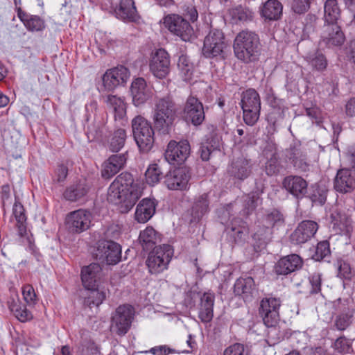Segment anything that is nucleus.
<instances>
[{"label": "nucleus", "instance_id": "obj_32", "mask_svg": "<svg viewBox=\"0 0 355 355\" xmlns=\"http://www.w3.org/2000/svg\"><path fill=\"white\" fill-rule=\"evenodd\" d=\"M254 292V282L252 277L239 278L235 282L234 293L236 295L241 297L245 301L250 300Z\"/></svg>", "mask_w": 355, "mask_h": 355}, {"label": "nucleus", "instance_id": "obj_47", "mask_svg": "<svg viewBox=\"0 0 355 355\" xmlns=\"http://www.w3.org/2000/svg\"><path fill=\"white\" fill-rule=\"evenodd\" d=\"M145 176L146 182L150 185H154L162 179L163 173L158 164H153L147 168Z\"/></svg>", "mask_w": 355, "mask_h": 355}, {"label": "nucleus", "instance_id": "obj_48", "mask_svg": "<svg viewBox=\"0 0 355 355\" xmlns=\"http://www.w3.org/2000/svg\"><path fill=\"white\" fill-rule=\"evenodd\" d=\"M178 67L184 80H189L191 78L193 66L185 55H181L179 58Z\"/></svg>", "mask_w": 355, "mask_h": 355}, {"label": "nucleus", "instance_id": "obj_28", "mask_svg": "<svg viewBox=\"0 0 355 355\" xmlns=\"http://www.w3.org/2000/svg\"><path fill=\"white\" fill-rule=\"evenodd\" d=\"M331 224L336 232L349 233L352 231V220L345 210L336 209L331 214Z\"/></svg>", "mask_w": 355, "mask_h": 355}, {"label": "nucleus", "instance_id": "obj_36", "mask_svg": "<svg viewBox=\"0 0 355 355\" xmlns=\"http://www.w3.org/2000/svg\"><path fill=\"white\" fill-rule=\"evenodd\" d=\"M304 59L312 69L317 71H324L328 65L326 56L320 51L308 53Z\"/></svg>", "mask_w": 355, "mask_h": 355}, {"label": "nucleus", "instance_id": "obj_54", "mask_svg": "<svg viewBox=\"0 0 355 355\" xmlns=\"http://www.w3.org/2000/svg\"><path fill=\"white\" fill-rule=\"evenodd\" d=\"M29 31H41L44 27L43 20L38 16L31 15L28 21H26L25 26Z\"/></svg>", "mask_w": 355, "mask_h": 355}, {"label": "nucleus", "instance_id": "obj_1", "mask_svg": "<svg viewBox=\"0 0 355 355\" xmlns=\"http://www.w3.org/2000/svg\"><path fill=\"white\" fill-rule=\"evenodd\" d=\"M143 184L129 173L118 175L108 189L107 200L119 205L121 212L129 211L141 197Z\"/></svg>", "mask_w": 355, "mask_h": 355}, {"label": "nucleus", "instance_id": "obj_58", "mask_svg": "<svg viewBox=\"0 0 355 355\" xmlns=\"http://www.w3.org/2000/svg\"><path fill=\"white\" fill-rule=\"evenodd\" d=\"M310 7V0H293L292 9L295 13L302 14L306 12Z\"/></svg>", "mask_w": 355, "mask_h": 355}, {"label": "nucleus", "instance_id": "obj_46", "mask_svg": "<svg viewBox=\"0 0 355 355\" xmlns=\"http://www.w3.org/2000/svg\"><path fill=\"white\" fill-rule=\"evenodd\" d=\"M126 139V132L123 129L116 130L112 136L110 142L109 148L113 152L119 151L124 146Z\"/></svg>", "mask_w": 355, "mask_h": 355}, {"label": "nucleus", "instance_id": "obj_64", "mask_svg": "<svg viewBox=\"0 0 355 355\" xmlns=\"http://www.w3.org/2000/svg\"><path fill=\"white\" fill-rule=\"evenodd\" d=\"M184 15L186 17L189 18L191 21H196L198 18L197 7L192 5L187 6L184 10Z\"/></svg>", "mask_w": 355, "mask_h": 355}, {"label": "nucleus", "instance_id": "obj_27", "mask_svg": "<svg viewBox=\"0 0 355 355\" xmlns=\"http://www.w3.org/2000/svg\"><path fill=\"white\" fill-rule=\"evenodd\" d=\"M283 184L286 191L297 198H303L307 193L308 184L300 176H288L284 178Z\"/></svg>", "mask_w": 355, "mask_h": 355}, {"label": "nucleus", "instance_id": "obj_53", "mask_svg": "<svg viewBox=\"0 0 355 355\" xmlns=\"http://www.w3.org/2000/svg\"><path fill=\"white\" fill-rule=\"evenodd\" d=\"M330 254L329 244L327 241L318 243L314 257L316 260L323 259Z\"/></svg>", "mask_w": 355, "mask_h": 355}, {"label": "nucleus", "instance_id": "obj_52", "mask_svg": "<svg viewBox=\"0 0 355 355\" xmlns=\"http://www.w3.org/2000/svg\"><path fill=\"white\" fill-rule=\"evenodd\" d=\"M334 348L339 353H348L352 349V340L341 336L335 341Z\"/></svg>", "mask_w": 355, "mask_h": 355}, {"label": "nucleus", "instance_id": "obj_38", "mask_svg": "<svg viewBox=\"0 0 355 355\" xmlns=\"http://www.w3.org/2000/svg\"><path fill=\"white\" fill-rule=\"evenodd\" d=\"M139 241L143 249L148 250L160 241V236L152 227H148L140 232Z\"/></svg>", "mask_w": 355, "mask_h": 355}, {"label": "nucleus", "instance_id": "obj_13", "mask_svg": "<svg viewBox=\"0 0 355 355\" xmlns=\"http://www.w3.org/2000/svg\"><path fill=\"white\" fill-rule=\"evenodd\" d=\"M279 307L280 301L277 298H264L261 301L259 314L266 327H275L278 323Z\"/></svg>", "mask_w": 355, "mask_h": 355}, {"label": "nucleus", "instance_id": "obj_50", "mask_svg": "<svg viewBox=\"0 0 355 355\" xmlns=\"http://www.w3.org/2000/svg\"><path fill=\"white\" fill-rule=\"evenodd\" d=\"M352 324V315L343 313L336 317L334 327L339 331L345 330Z\"/></svg>", "mask_w": 355, "mask_h": 355}, {"label": "nucleus", "instance_id": "obj_20", "mask_svg": "<svg viewBox=\"0 0 355 355\" xmlns=\"http://www.w3.org/2000/svg\"><path fill=\"white\" fill-rule=\"evenodd\" d=\"M345 41V36L340 27L336 24L327 26L321 35V42L328 48L341 46Z\"/></svg>", "mask_w": 355, "mask_h": 355}, {"label": "nucleus", "instance_id": "obj_11", "mask_svg": "<svg viewBox=\"0 0 355 355\" xmlns=\"http://www.w3.org/2000/svg\"><path fill=\"white\" fill-rule=\"evenodd\" d=\"M191 148L187 140L179 142L172 140L168 144L164 157L171 164H181L187 160Z\"/></svg>", "mask_w": 355, "mask_h": 355}, {"label": "nucleus", "instance_id": "obj_59", "mask_svg": "<svg viewBox=\"0 0 355 355\" xmlns=\"http://www.w3.org/2000/svg\"><path fill=\"white\" fill-rule=\"evenodd\" d=\"M144 352L146 354L150 353L153 355H168L170 354H174L175 351L174 349H172L167 345H159L152 347Z\"/></svg>", "mask_w": 355, "mask_h": 355}, {"label": "nucleus", "instance_id": "obj_29", "mask_svg": "<svg viewBox=\"0 0 355 355\" xmlns=\"http://www.w3.org/2000/svg\"><path fill=\"white\" fill-rule=\"evenodd\" d=\"M125 162L126 157L124 154L112 155L103 164L102 177L110 179L123 167Z\"/></svg>", "mask_w": 355, "mask_h": 355}, {"label": "nucleus", "instance_id": "obj_34", "mask_svg": "<svg viewBox=\"0 0 355 355\" xmlns=\"http://www.w3.org/2000/svg\"><path fill=\"white\" fill-rule=\"evenodd\" d=\"M107 107L114 113L116 120H123L126 116V105L123 98L115 95H107L105 98Z\"/></svg>", "mask_w": 355, "mask_h": 355}, {"label": "nucleus", "instance_id": "obj_5", "mask_svg": "<svg viewBox=\"0 0 355 355\" xmlns=\"http://www.w3.org/2000/svg\"><path fill=\"white\" fill-rule=\"evenodd\" d=\"M173 255V249L170 245L164 244L155 247L148 256L146 265L151 274H159L167 269Z\"/></svg>", "mask_w": 355, "mask_h": 355}, {"label": "nucleus", "instance_id": "obj_33", "mask_svg": "<svg viewBox=\"0 0 355 355\" xmlns=\"http://www.w3.org/2000/svg\"><path fill=\"white\" fill-rule=\"evenodd\" d=\"M155 212V204L150 199L144 198L137 205L135 219L141 223H146Z\"/></svg>", "mask_w": 355, "mask_h": 355}, {"label": "nucleus", "instance_id": "obj_30", "mask_svg": "<svg viewBox=\"0 0 355 355\" xmlns=\"http://www.w3.org/2000/svg\"><path fill=\"white\" fill-rule=\"evenodd\" d=\"M101 268L98 263H91L81 271V279L86 289L94 288L101 278Z\"/></svg>", "mask_w": 355, "mask_h": 355}, {"label": "nucleus", "instance_id": "obj_49", "mask_svg": "<svg viewBox=\"0 0 355 355\" xmlns=\"http://www.w3.org/2000/svg\"><path fill=\"white\" fill-rule=\"evenodd\" d=\"M22 295L24 301L28 306H34L37 302V296L33 287L27 284L22 287Z\"/></svg>", "mask_w": 355, "mask_h": 355}, {"label": "nucleus", "instance_id": "obj_24", "mask_svg": "<svg viewBox=\"0 0 355 355\" xmlns=\"http://www.w3.org/2000/svg\"><path fill=\"white\" fill-rule=\"evenodd\" d=\"M214 293L205 292L200 295L198 304V317L202 322H209L211 320L214 315Z\"/></svg>", "mask_w": 355, "mask_h": 355}, {"label": "nucleus", "instance_id": "obj_16", "mask_svg": "<svg viewBox=\"0 0 355 355\" xmlns=\"http://www.w3.org/2000/svg\"><path fill=\"white\" fill-rule=\"evenodd\" d=\"M132 103L135 106H140L146 103L153 96V91L143 78L133 80L130 86Z\"/></svg>", "mask_w": 355, "mask_h": 355}, {"label": "nucleus", "instance_id": "obj_12", "mask_svg": "<svg viewBox=\"0 0 355 355\" xmlns=\"http://www.w3.org/2000/svg\"><path fill=\"white\" fill-rule=\"evenodd\" d=\"M130 76L128 68L122 65L107 70L102 77L104 90L112 91L117 87L125 85Z\"/></svg>", "mask_w": 355, "mask_h": 355}, {"label": "nucleus", "instance_id": "obj_51", "mask_svg": "<svg viewBox=\"0 0 355 355\" xmlns=\"http://www.w3.org/2000/svg\"><path fill=\"white\" fill-rule=\"evenodd\" d=\"M13 215L17 223L19 224V228L21 230L24 227V223L26 221V215L22 205L19 202H15L12 209Z\"/></svg>", "mask_w": 355, "mask_h": 355}, {"label": "nucleus", "instance_id": "obj_39", "mask_svg": "<svg viewBox=\"0 0 355 355\" xmlns=\"http://www.w3.org/2000/svg\"><path fill=\"white\" fill-rule=\"evenodd\" d=\"M250 166L248 160L239 158L232 164L229 168V173L235 178L243 180L249 175L250 172Z\"/></svg>", "mask_w": 355, "mask_h": 355}, {"label": "nucleus", "instance_id": "obj_4", "mask_svg": "<svg viewBox=\"0 0 355 355\" xmlns=\"http://www.w3.org/2000/svg\"><path fill=\"white\" fill-rule=\"evenodd\" d=\"M135 140L141 151L148 152L154 143V131L150 122L141 116H135L132 121Z\"/></svg>", "mask_w": 355, "mask_h": 355}, {"label": "nucleus", "instance_id": "obj_55", "mask_svg": "<svg viewBox=\"0 0 355 355\" xmlns=\"http://www.w3.org/2000/svg\"><path fill=\"white\" fill-rule=\"evenodd\" d=\"M347 61L355 64V40L349 41L343 49Z\"/></svg>", "mask_w": 355, "mask_h": 355}, {"label": "nucleus", "instance_id": "obj_9", "mask_svg": "<svg viewBox=\"0 0 355 355\" xmlns=\"http://www.w3.org/2000/svg\"><path fill=\"white\" fill-rule=\"evenodd\" d=\"M92 220V213L87 209H80L69 213L65 223L70 232L80 234L90 227Z\"/></svg>", "mask_w": 355, "mask_h": 355}, {"label": "nucleus", "instance_id": "obj_26", "mask_svg": "<svg viewBox=\"0 0 355 355\" xmlns=\"http://www.w3.org/2000/svg\"><path fill=\"white\" fill-rule=\"evenodd\" d=\"M334 187L340 193L351 192L355 187V178L352 176L351 171L348 168L339 170L334 179Z\"/></svg>", "mask_w": 355, "mask_h": 355}, {"label": "nucleus", "instance_id": "obj_56", "mask_svg": "<svg viewBox=\"0 0 355 355\" xmlns=\"http://www.w3.org/2000/svg\"><path fill=\"white\" fill-rule=\"evenodd\" d=\"M338 276L343 279H350L352 277L351 267L344 261L338 262Z\"/></svg>", "mask_w": 355, "mask_h": 355}, {"label": "nucleus", "instance_id": "obj_8", "mask_svg": "<svg viewBox=\"0 0 355 355\" xmlns=\"http://www.w3.org/2000/svg\"><path fill=\"white\" fill-rule=\"evenodd\" d=\"M134 314L132 306H119L112 316L111 331L118 335H125L130 327Z\"/></svg>", "mask_w": 355, "mask_h": 355}, {"label": "nucleus", "instance_id": "obj_15", "mask_svg": "<svg viewBox=\"0 0 355 355\" xmlns=\"http://www.w3.org/2000/svg\"><path fill=\"white\" fill-rule=\"evenodd\" d=\"M96 256L105 261L107 264H116L121 258V246L112 241H102L98 243Z\"/></svg>", "mask_w": 355, "mask_h": 355}, {"label": "nucleus", "instance_id": "obj_6", "mask_svg": "<svg viewBox=\"0 0 355 355\" xmlns=\"http://www.w3.org/2000/svg\"><path fill=\"white\" fill-rule=\"evenodd\" d=\"M164 27L182 40L189 42L195 38L194 30L191 24L182 16L170 14L162 20Z\"/></svg>", "mask_w": 355, "mask_h": 355}, {"label": "nucleus", "instance_id": "obj_62", "mask_svg": "<svg viewBox=\"0 0 355 355\" xmlns=\"http://www.w3.org/2000/svg\"><path fill=\"white\" fill-rule=\"evenodd\" d=\"M311 285V293H318L320 291L321 286V274L318 272L313 273L310 277Z\"/></svg>", "mask_w": 355, "mask_h": 355}, {"label": "nucleus", "instance_id": "obj_23", "mask_svg": "<svg viewBox=\"0 0 355 355\" xmlns=\"http://www.w3.org/2000/svg\"><path fill=\"white\" fill-rule=\"evenodd\" d=\"M90 189L91 185L87 180H80L69 186L65 189L63 196L68 201L76 202L85 197Z\"/></svg>", "mask_w": 355, "mask_h": 355}, {"label": "nucleus", "instance_id": "obj_63", "mask_svg": "<svg viewBox=\"0 0 355 355\" xmlns=\"http://www.w3.org/2000/svg\"><path fill=\"white\" fill-rule=\"evenodd\" d=\"M306 114L319 125L322 122V117L320 110L317 107H310L306 110Z\"/></svg>", "mask_w": 355, "mask_h": 355}, {"label": "nucleus", "instance_id": "obj_61", "mask_svg": "<svg viewBox=\"0 0 355 355\" xmlns=\"http://www.w3.org/2000/svg\"><path fill=\"white\" fill-rule=\"evenodd\" d=\"M244 351L243 345L235 343L225 349L224 355H243Z\"/></svg>", "mask_w": 355, "mask_h": 355}, {"label": "nucleus", "instance_id": "obj_17", "mask_svg": "<svg viewBox=\"0 0 355 355\" xmlns=\"http://www.w3.org/2000/svg\"><path fill=\"white\" fill-rule=\"evenodd\" d=\"M318 230L316 222L310 220L302 221L291 235V241L294 244H302L314 236Z\"/></svg>", "mask_w": 355, "mask_h": 355}, {"label": "nucleus", "instance_id": "obj_18", "mask_svg": "<svg viewBox=\"0 0 355 355\" xmlns=\"http://www.w3.org/2000/svg\"><path fill=\"white\" fill-rule=\"evenodd\" d=\"M184 116L193 125H200L205 120V112L202 103L196 97L189 96L184 108Z\"/></svg>", "mask_w": 355, "mask_h": 355}, {"label": "nucleus", "instance_id": "obj_44", "mask_svg": "<svg viewBox=\"0 0 355 355\" xmlns=\"http://www.w3.org/2000/svg\"><path fill=\"white\" fill-rule=\"evenodd\" d=\"M261 200L258 194L250 193L244 197L243 209L240 211L243 217L251 214L256 207L260 204Z\"/></svg>", "mask_w": 355, "mask_h": 355}, {"label": "nucleus", "instance_id": "obj_57", "mask_svg": "<svg viewBox=\"0 0 355 355\" xmlns=\"http://www.w3.org/2000/svg\"><path fill=\"white\" fill-rule=\"evenodd\" d=\"M233 16L235 19L242 21H246L252 19V12L242 7H239L234 10Z\"/></svg>", "mask_w": 355, "mask_h": 355}, {"label": "nucleus", "instance_id": "obj_14", "mask_svg": "<svg viewBox=\"0 0 355 355\" xmlns=\"http://www.w3.org/2000/svg\"><path fill=\"white\" fill-rule=\"evenodd\" d=\"M225 46L222 31L213 30L205 38L202 53L206 58L216 57L223 53Z\"/></svg>", "mask_w": 355, "mask_h": 355}, {"label": "nucleus", "instance_id": "obj_7", "mask_svg": "<svg viewBox=\"0 0 355 355\" xmlns=\"http://www.w3.org/2000/svg\"><path fill=\"white\" fill-rule=\"evenodd\" d=\"M241 103L244 121L248 125H254L259 119L261 108L259 94L254 89H247L243 92Z\"/></svg>", "mask_w": 355, "mask_h": 355}, {"label": "nucleus", "instance_id": "obj_10", "mask_svg": "<svg viewBox=\"0 0 355 355\" xmlns=\"http://www.w3.org/2000/svg\"><path fill=\"white\" fill-rule=\"evenodd\" d=\"M170 56L164 49H159L151 53L149 60V69L153 75L163 79L170 71Z\"/></svg>", "mask_w": 355, "mask_h": 355}, {"label": "nucleus", "instance_id": "obj_43", "mask_svg": "<svg viewBox=\"0 0 355 355\" xmlns=\"http://www.w3.org/2000/svg\"><path fill=\"white\" fill-rule=\"evenodd\" d=\"M107 292L104 289H100L97 286L94 288L87 289L85 294V304L89 306L92 305L99 306L106 297Z\"/></svg>", "mask_w": 355, "mask_h": 355}, {"label": "nucleus", "instance_id": "obj_2", "mask_svg": "<svg viewBox=\"0 0 355 355\" xmlns=\"http://www.w3.org/2000/svg\"><path fill=\"white\" fill-rule=\"evenodd\" d=\"M234 52L236 57L244 62L256 61L259 55V38L252 31H242L234 39Z\"/></svg>", "mask_w": 355, "mask_h": 355}, {"label": "nucleus", "instance_id": "obj_35", "mask_svg": "<svg viewBox=\"0 0 355 355\" xmlns=\"http://www.w3.org/2000/svg\"><path fill=\"white\" fill-rule=\"evenodd\" d=\"M282 13V5L277 0H268L261 8V16L269 20H277Z\"/></svg>", "mask_w": 355, "mask_h": 355}, {"label": "nucleus", "instance_id": "obj_45", "mask_svg": "<svg viewBox=\"0 0 355 355\" xmlns=\"http://www.w3.org/2000/svg\"><path fill=\"white\" fill-rule=\"evenodd\" d=\"M207 194L204 193L196 201L192 208V215L194 220H198L208 211L209 202Z\"/></svg>", "mask_w": 355, "mask_h": 355}, {"label": "nucleus", "instance_id": "obj_40", "mask_svg": "<svg viewBox=\"0 0 355 355\" xmlns=\"http://www.w3.org/2000/svg\"><path fill=\"white\" fill-rule=\"evenodd\" d=\"M340 10L336 0H327L324 4V19L329 24H336L339 19Z\"/></svg>", "mask_w": 355, "mask_h": 355}, {"label": "nucleus", "instance_id": "obj_60", "mask_svg": "<svg viewBox=\"0 0 355 355\" xmlns=\"http://www.w3.org/2000/svg\"><path fill=\"white\" fill-rule=\"evenodd\" d=\"M311 199L313 202L322 205L327 200V191L324 189H317L311 195Z\"/></svg>", "mask_w": 355, "mask_h": 355}, {"label": "nucleus", "instance_id": "obj_3", "mask_svg": "<svg viewBox=\"0 0 355 355\" xmlns=\"http://www.w3.org/2000/svg\"><path fill=\"white\" fill-rule=\"evenodd\" d=\"M176 114V106L170 96L157 98L155 103L153 119L155 125L163 132H168Z\"/></svg>", "mask_w": 355, "mask_h": 355}, {"label": "nucleus", "instance_id": "obj_25", "mask_svg": "<svg viewBox=\"0 0 355 355\" xmlns=\"http://www.w3.org/2000/svg\"><path fill=\"white\" fill-rule=\"evenodd\" d=\"M116 18L124 21H136L139 15L133 0H120L114 9Z\"/></svg>", "mask_w": 355, "mask_h": 355}, {"label": "nucleus", "instance_id": "obj_41", "mask_svg": "<svg viewBox=\"0 0 355 355\" xmlns=\"http://www.w3.org/2000/svg\"><path fill=\"white\" fill-rule=\"evenodd\" d=\"M245 222L239 220L237 218H234L231 220L230 223L227 224V230L230 229L231 236L234 239L235 242H240L245 239L248 233V229L245 225Z\"/></svg>", "mask_w": 355, "mask_h": 355}, {"label": "nucleus", "instance_id": "obj_19", "mask_svg": "<svg viewBox=\"0 0 355 355\" xmlns=\"http://www.w3.org/2000/svg\"><path fill=\"white\" fill-rule=\"evenodd\" d=\"M189 178L186 168H178L166 174L164 182L170 190H184L187 188Z\"/></svg>", "mask_w": 355, "mask_h": 355}, {"label": "nucleus", "instance_id": "obj_42", "mask_svg": "<svg viewBox=\"0 0 355 355\" xmlns=\"http://www.w3.org/2000/svg\"><path fill=\"white\" fill-rule=\"evenodd\" d=\"M9 309L15 318L20 322H25L33 318V315L26 306L21 305L19 299H12L8 302Z\"/></svg>", "mask_w": 355, "mask_h": 355}, {"label": "nucleus", "instance_id": "obj_31", "mask_svg": "<svg viewBox=\"0 0 355 355\" xmlns=\"http://www.w3.org/2000/svg\"><path fill=\"white\" fill-rule=\"evenodd\" d=\"M263 222L265 228L257 230L254 234V239L262 240L266 238V236L270 234V228L275 225H282L284 218L279 211L273 210L266 216Z\"/></svg>", "mask_w": 355, "mask_h": 355}, {"label": "nucleus", "instance_id": "obj_37", "mask_svg": "<svg viewBox=\"0 0 355 355\" xmlns=\"http://www.w3.org/2000/svg\"><path fill=\"white\" fill-rule=\"evenodd\" d=\"M220 146V138L211 136L200 146L199 153L203 161H208L211 154L219 150Z\"/></svg>", "mask_w": 355, "mask_h": 355}, {"label": "nucleus", "instance_id": "obj_21", "mask_svg": "<svg viewBox=\"0 0 355 355\" xmlns=\"http://www.w3.org/2000/svg\"><path fill=\"white\" fill-rule=\"evenodd\" d=\"M302 264L301 257L296 254H292L279 259L275 263V271L277 275H287L301 268Z\"/></svg>", "mask_w": 355, "mask_h": 355}, {"label": "nucleus", "instance_id": "obj_22", "mask_svg": "<svg viewBox=\"0 0 355 355\" xmlns=\"http://www.w3.org/2000/svg\"><path fill=\"white\" fill-rule=\"evenodd\" d=\"M263 156L267 159L265 171L268 175H273L279 173L280 164L277 153V146L272 141L268 142L263 150Z\"/></svg>", "mask_w": 355, "mask_h": 355}]
</instances>
